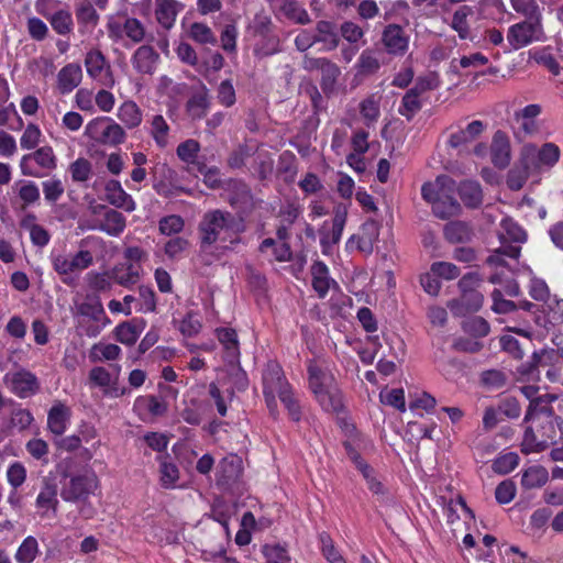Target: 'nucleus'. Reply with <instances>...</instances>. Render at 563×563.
Instances as JSON below:
<instances>
[{
  "label": "nucleus",
  "instance_id": "nucleus-1",
  "mask_svg": "<svg viewBox=\"0 0 563 563\" xmlns=\"http://www.w3.org/2000/svg\"><path fill=\"white\" fill-rule=\"evenodd\" d=\"M201 249L216 243L223 244L224 249H231L241 242V233L245 230L242 219L229 211L220 209L208 211L203 214L199 227Z\"/></svg>",
  "mask_w": 563,
  "mask_h": 563
},
{
  "label": "nucleus",
  "instance_id": "nucleus-2",
  "mask_svg": "<svg viewBox=\"0 0 563 563\" xmlns=\"http://www.w3.org/2000/svg\"><path fill=\"white\" fill-rule=\"evenodd\" d=\"M262 380L265 402L271 415L276 416L278 413L277 399H279L291 419L298 421L300 419V406L282 366L275 361H269L263 371Z\"/></svg>",
  "mask_w": 563,
  "mask_h": 563
},
{
  "label": "nucleus",
  "instance_id": "nucleus-3",
  "mask_svg": "<svg viewBox=\"0 0 563 563\" xmlns=\"http://www.w3.org/2000/svg\"><path fill=\"white\" fill-rule=\"evenodd\" d=\"M309 388L324 411L338 412L343 408V398L331 371L323 363L308 364Z\"/></svg>",
  "mask_w": 563,
  "mask_h": 563
},
{
  "label": "nucleus",
  "instance_id": "nucleus-4",
  "mask_svg": "<svg viewBox=\"0 0 563 563\" xmlns=\"http://www.w3.org/2000/svg\"><path fill=\"white\" fill-rule=\"evenodd\" d=\"M561 150L552 143L547 142L541 146L534 143H526L520 150V166L532 173V179L538 181L542 174L550 172L560 161Z\"/></svg>",
  "mask_w": 563,
  "mask_h": 563
},
{
  "label": "nucleus",
  "instance_id": "nucleus-5",
  "mask_svg": "<svg viewBox=\"0 0 563 563\" xmlns=\"http://www.w3.org/2000/svg\"><path fill=\"white\" fill-rule=\"evenodd\" d=\"M57 166V157L49 145H44L34 152L25 154L20 159L21 174L29 177L42 178Z\"/></svg>",
  "mask_w": 563,
  "mask_h": 563
},
{
  "label": "nucleus",
  "instance_id": "nucleus-6",
  "mask_svg": "<svg viewBox=\"0 0 563 563\" xmlns=\"http://www.w3.org/2000/svg\"><path fill=\"white\" fill-rule=\"evenodd\" d=\"M544 40L542 15L516 23L509 26L507 32V41L515 51L523 48L533 42H542Z\"/></svg>",
  "mask_w": 563,
  "mask_h": 563
},
{
  "label": "nucleus",
  "instance_id": "nucleus-7",
  "mask_svg": "<svg viewBox=\"0 0 563 563\" xmlns=\"http://www.w3.org/2000/svg\"><path fill=\"white\" fill-rule=\"evenodd\" d=\"M86 135L104 145H118L124 142L125 131L110 117H99L88 122Z\"/></svg>",
  "mask_w": 563,
  "mask_h": 563
},
{
  "label": "nucleus",
  "instance_id": "nucleus-8",
  "mask_svg": "<svg viewBox=\"0 0 563 563\" xmlns=\"http://www.w3.org/2000/svg\"><path fill=\"white\" fill-rule=\"evenodd\" d=\"M99 487V479L92 471H87L70 477L63 486L60 496L65 501H85Z\"/></svg>",
  "mask_w": 563,
  "mask_h": 563
},
{
  "label": "nucleus",
  "instance_id": "nucleus-9",
  "mask_svg": "<svg viewBox=\"0 0 563 563\" xmlns=\"http://www.w3.org/2000/svg\"><path fill=\"white\" fill-rule=\"evenodd\" d=\"M54 271L58 275H71L88 268L93 257L90 251L80 250L76 254H67L62 250H53L49 255Z\"/></svg>",
  "mask_w": 563,
  "mask_h": 563
},
{
  "label": "nucleus",
  "instance_id": "nucleus-10",
  "mask_svg": "<svg viewBox=\"0 0 563 563\" xmlns=\"http://www.w3.org/2000/svg\"><path fill=\"white\" fill-rule=\"evenodd\" d=\"M107 33L114 42H120L126 37L134 43H140L145 36V30L141 21L135 18L121 15L109 16L107 22Z\"/></svg>",
  "mask_w": 563,
  "mask_h": 563
},
{
  "label": "nucleus",
  "instance_id": "nucleus-11",
  "mask_svg": "<svg viewBox=\"0 0 563 563\" xmlns=\"http://www.w3.org/2000/svg\"><path fill=\"white\" fill-rule=\"evenodd\" d=\"M8 388L20 398H29L40 390L37 377L26 369L8 373L4 376Z\"/></svg>",
  "mask_w": 563,
  "mask_h": 563
},
{
  "label": "nucleus",
  "instance_id": "nucleus-12",
  "mask_svg": "<svg viewBox=\"0 0 563 563\" xmlns=\"http://www.w3.org/2000/svg\"><path fill=\"white\" fill-rule=\"evenodd\" d=\"M346 206L339 205L334 210L332 227L329 231H327V222L323 223L322 230L320 232V244L323 254L329 255L332 252V247L340 242L344 225L346 223Z\"/></svg>",
  "mask_w": 563,
  "mask_h": 563
},
{
  "label": "nucleus",
  "instance_id": "nucleus-13",
  "mask_svg": "<svg viewBox=\"0 0 563 563\" xmlns=\"http://www.w3.org/2000/svg\"><path fill=\"white\" fill-rule=\"evenodd\" d=\"M77 309L80 316L87 317L96 322L95 325L88 327L85 331L86 335L89 338L98 336L101 330L110 323L98 297L87 298V300L80 303Z\"/></svg>",
  "mask_w": 563,
  "mask_h": 563
},
{
  "label": "nucleus",
  "instance_id": "nucleus-14",
  "mask_svg": "<svg viewBox=\"0 0 563 563\" xmlns=\"http://www.w3.org/2000/svg\"><path fill=\"white\" fill-rule=\"evenodd\" d=\"M85 66L90 78L99 81L107 88L114 86V77L110 66L100 51L92 49L88 52L85 57Z\"/></svg>",
  "mask_w": 563,
  "mask_h": 563
},
{
  "label": "nucleus",
  "instance_id": "nucleus-15",
  "mask_svg": "<svg viewBox=\"0 0 563 563\" xmlns=\"http://www.w3.org/2000/svg\"><path fill=\"white\" fill-rule=\"evenodd\" d=\"M409 35L399 24L390 23L382 33V43L386 52L394 56H402L409 48Z\"/></svg>",
  "mask_w": 563,
  "mask_h": 563
},
{
  "label": "nucleus",
  "instance_id": "nucleus-16",
  "mask_svg": "<svg viewBox=\"0 0 563 563\" xmlns=\"http://www.w3.org/2000/svg\"><path fill=\"white\" fill-rule=\"evenodd\" d=\"M144 130L151 136L157 148L164 150L172 145V129L162 114H147Z\"/></svg>",
  "mask_w": 563,
  "mask_h": 563
},
{
  "label": "nucleus",
  "instance_id": "nucleus-17",
  "mask_svg": "<svg viewBox=\"0 0 563 563\" xmlns=\"http://www.w3.org/2000/svg\"><path fill=\"white\" fill-rule=\"evenodd\" d=\"M133 410L145 421L153 417L163 416L167 411V404L162 397L144 395L135 398Z\"/></svg>",
  "mask_w": 563,
  "mask_h": 563
},
{
  "label": "nucleus",
  "instance_id": "nucleus-18",
  "mask_svg": "<svg viewBox=\"0 0 563 563\" xmlns=\"http://www.w3.org/2000/svg\"><path fill=\"white\" fill-rule=\"evenodd\" d=\"M58 506L57 485L45 481L35 500V507L42 518L56 516Z\"/></svg>",
  "mask_w": 563,
  "mask_h": 563
},
{
  "label": "nucleus",
  "instance_id": "nucleus-19",
  "mask_svg": "<svg viewBox=\"0 0 563 563\" xmlns=\"http://www.w3.org/2000/svg\"><path fill=\"white\" fill-rule=\"evenodd\" d=\"M225 376L219 378L218 383L229 391V398H233L235 391H244L249 387L246 372L240 366L239 361L228 363L224 371Z\"/></svg>",
  "mask_w": 563,
  "mask_h": 563
},
{
  "label": "nucleus",
  "instance_id": "nucleus-20",
  "mask_svg": "<svg viewBox=\"0 0 563 563\" xmlns=\"http://www.w3.org/2000/svg\"><path fill=\"white\" fill-rule=\"evenodd\" d=\"M125 227V217L121 212L111 209L104 210L103 218L96 219L93 224H91L89 229L104 232L110 236H119L123 233Z\"/></svg>",
  "mask_w": 563,
  "mask_h": 563
},
{
  "label": "nucleus",
  "instance_id": "nucleus-21",
  "mask_svg": "<svg viewBox=\"0 0 563 563\" xmlns=\"http://www.w3.org/2000/svg\"><path fill=\"white\" fill-rule=\"evenodd\" d=\"M158 62V53L150 45L137 47L131 57L133 68L142 75H153Z\"/></svg>",
  "mask_w": 563,
  "mask_h": 563
},
{
  "label": "nucleus",
  "instance_id": "nucleus-22",
  "mask_svg": "<svg viewBox=\"0 0 563 563\" xmlns=\"http://www.w3.org/2000/svg\"><path fill=\"white\" fill-rule=\"evenodd\" d=\"M81 80V66L78 63H69L59 69L57 74L56 88L59 93L68 95L80 85Z\"/></svg>",
  "mask_w": 563,
  "mask_h": 563
},
{
  "label": "nucleus",
  "instance_id": "nucleus-23",
  "mask_svg": "<svg viewBox=\"0 0 563 563\" xmlns=\"http://www.w3.org/2000/svg\"><path fill=\"white\" fill-rule=\"evenodd\" d=\"M492 163L497 168H506L511 161V146L508 135L503 131H496L490 147Z\"/></svg>",
  "mask_w": 563,
  "mask_h": 563
},
{
  "label": "nucleus",
  "instance_id": "nucleus-24",
  "mask_svg": "<svg viewBox=\"0 0 563 563\" xmlns=\"http://www.w3.org/2000/svg\"><path fill=\"white\" fill-rule=\"evenodd\" d=\"M310 273L312 288L320 298H324L330 289L338 286L336 282L330 276L328 266L321 261H316L312 264Z\"/></svg>",
  "mask_w": 563,
  "mask_h": 563
},
{
  "label": "nucleus",
  "instance_id": "nucleus-25",
  "mask_svg": "<svg viewBox=\"0 0 563 563\" xmlns=\"http://www.w3.org/2000/svg\"><path fill=\"white\" fill-rule=\"evenodd\" d=\"M104 190L108 202L115 208L123 209L126 212H132L136 209V203L132 196L122 188L119 180H109L106 184Z\"/></svg>",
  "mask_w": 563,
  "mask_h": 563
},
{
  "label": "nucleus",
  "instance_id": "nucleus-26",
  "mask_svg": "<svg viewBox=\"0 0 563 563\" xmlns=\"http://www.w3.org/2000/svg\"><path fill=\"white\" fill-rule=\"evenodd\" d=\"M487 128V124L481 120L470 122L465 128L452 132L449 137V145L452 147H462L474 142Z\"/></svg>",
  "mask_w": 563,
  "mask_h": 563
},
{
  "label": "nucleus",
  "instance_id": "nucleus-27",
  "mask_svg": "<svg viewBox=\"0 0 563 563\" xmlns=\"http://www.w3.org/2000/svg\"><path fill=\"white\" fill-rule=\"evenodd\" d=\"M483 295L478 290H475L462 294L459 299L451 300L448 307L453 314L465 316L466 313L479 310L483 305Z\"/></svg>",
  "mask_w": 563,
  "mask_h": 563
},
{
  "label": "nucleus",
  "instance_id": "nucleus-28",
  "mask_svg": "<svg viewBox=\"0 0 563 563\" xmlns=\"http://www.w3.org/2000/svg\"><path fill=\"white\" fill-rule=\"evenodd\" d=\"M345 450L349 459L355 464L357 470L362 473L363 477L367 482L368 488L374 494L383 493V485L376 478L374 471L362 460L360 454L352 448L350 443H345Z\"/></svg>",
  "mask_w": 563,
  "mask_h": 563
},
{
  "label": "nucleus",
  "instance_id": "nucleus-29",
  "mask_svg": "<svg viewBox=\"0 0 563 563\" xmlns=\"http://www.w3.org/2000/svg\"><path fill=\"white\" fill-rule=\"evenodd\" d=\"M363 233L352 235L346 242V249L349 251H361L371 253L373 251L374 242L378 235L374 223L365 224L362 228Z\"/></svg>",
  "mask_w": 563,
  "mask_h": 563
},
{
  "label": "nucleus",
  "instance_id": "nucleus-30",
  "mask_svg": "<svg viewBox=\"0 0 563 563\" xmlns=\"http://www.w3.org/2000/svg\"><path fill=\"white\" fill-rule=\"evenodd\" d=\"M453 181L448 176H439L432 183H426L421 188L422 198L432 206L452 189Z\"/></svg>",
  "mask_w": 563,
  "mask_h": 563
},
{
  "label": "nucleus",
  "instance_id": "nucleus-31",
  "mask_svg": "<svg viewBox=\"0 0 563 563\" xmlns=\"http://www.w3.org/2000/svg\"><path fill=\"white\" fill-rule=\"evenodd\" d=\"M76 18L80 32H92L99 22V14L89 0H80L76 4Z\"/></svg>",
  "mask_w": 563,
  "mask_h": 563
},
{
  "label": "nucleus",
  "instance_id": "nucleus-32",
  "mask_svg": "<svg viewBox=\"0 0 563 563\" xmlns=\"http://www.w3.org/2000/svg\"><path fill=\"white\" fill-rule=\"evenodd\" d=\"M89 383L92 386L102 388L104 395L111 397H119L122 395V391H120L118 387L113 386L110 372L102 366H96L90 369Z\"/></svg>",
  "mask_w": 563,
  "mask_h": 563
},
{
  "label": "nucleus",
  "instance_id": "nucleus-33",
  "mask_svg": "<svg viewBox=\"0 0 563 563\" xmlns=\"http://www.w3.org/2000/svg\"><path fill=\"white\" fill-rule=\"evenodd\" d=\"M70 411L65 405H54L47 416L48 429L56 435L63 434L69 424Z\"/></svg>",
  "mask_w": 563,
  "mask_h": 563
},
{
  "label": "nucleus",
  "instance_id": "nucleus-34",
  "mask_svg": "<svg viewBox=\"0 0 563 563\" xmlns=\"http://www.w3.org/2000/svg\"><path fill=\"white\" fill-rule=\"evenodd\" d=\"M155 15L158 23L165 29L174 25L181 7L176 0H155Z\"/></svg>",
  "mask_w": 563,
  "mask_h": 563
},
{
  "label": "nucleus",
  "instance_id": "nucleus-35",
  "mask_svg": "<svg viewBox=\"0 0 563 563\" xmlns=\"http://www.w3.org/2000/svg\"><path fill=\"white\" fill-rule=\"evenodd\" d=\"M217 338L224 349V358L228 363H235L240 358L239 342L236 332L233 329L220 328L217 330Z\"/></svg>",
  "mask_w": 563,
  "mask_h": 563
},
{
  "label": "nucleus",
  "instance_id": "nucleus-36",
  "mask_svg": "<svg viewBox=\"0 0 563 563\" xmlns=\"http://www.w3.org/2000/svg\"><path fill=\"white\" fill-rule=\"evenodd\" d=\"M498 236L503 245H507L509 242L525 243L527 241V232L511 218L501 220Z\"/></svg>",
  "mask_w": 563,
  "mask_h": 563
},
{
  "label": "nucleus",
  "instance_id": "nucleus-37",
  "mask_svg": "<svg viewBox=\"0 0 563 563\" xmlns=\"http://www.w3.org/2000/svg\"><path fill=\"white\" fill-rule=\"evenodd\" d=\"M474 10L471 5H461L452 14L450 27L455 31L461 40L470 37L471 27L468 18L472 16Z\"/></svg>",
  "mask_w": 563,
  "mask_h": 563
},
{
  "label": "nucleus",
  "instance_id": "nucleus-38",
  "mask_svg": "<svg viewBox=\"0 0 563 563\" xmlns=\"http://www.w3.org/2000/svg\"><path fill=\"white\" fill-rule=\"evenodd\" d=\"M117 117L128 129L139 128L143 121L142 110L132 100L124 101L119 106Z\"/></svg>",
  "mask_w": 563,
  "mask_h": 563
},
{
  "label": "nucleus",
  "instance_id": "nucleus-39",
  "mask_svg": "<svg viewBox=\"0 0 563 563\" xmlns=\"http://www.w3.org/2000/svg\"><path fill=\"white\" fill-rule=\"evenodd\" d=\"M316 43H321L323 51H332L339 44V36L332 23L328 21H320L316 26Z\"/></svg>",
  "mask_w": 563,
  "mask_h": 563
},
{
  "label": "nucleus",
  "instance_id": "nucleus-40",
  "mask_svg": "<svg viewBox=\"0 0 563 563\" xmlns=\"http://www.w3.org/2000/svg\"><path fill=\"white\" fill-rule=\"evenodd\" d=\"M459 194L464 205L470 208H476L483 202V191L477 181H462L459 186Z\"/></svg>",
  "mask_w": 563,
  "mask_h": 563
},
{
  "label": "nucleus",
  "instance_id": "nucleus-41",
  "mask_svg": "<svg viewBox=\"0 0 563 563\" xmlns=\"http://www.w3.org/2000/svg\"><path fill=\"white\" fill-rule=\"evenodd\" d=\"M122 350L113 343L99 342L91 346L89 357L91 362L115 361L120 357Z\"/></svg>",
  "mask_w": 563,
  "mask_h": 563
},
{
  "label": "nucleus",
  "instance_id": "nucleus-42",
  "mask_svg": "<svg viewBox=\"0 0 563 563\" xmlns=\"http://www.w3.org/2000/svg\"><path fill=\"white\" fill-rule=\"evenodd\" d=\"M141 266L134 263L117 265L113 269V277L121 286L133 285L139 280Z\"/></svg>",
  "mask_w": 563,
  "mask_h": 563
},
{
  "label": "nucleus",
  "instance_id": "nucleus-43",
  "mask_svg": "<svg viewBox=\"0 0 563 563\" xmlns=\"http://www.w3.org/2000/svg\"><path fill=\"white\" fill-rule=\"evenodd\" d=\"M549 478L548 471L541 465H533L523 471L521 485L525 488L532 489L543 486Z\"/></svg>",
  "mask_w": 563,
  "mask_h": 563
},
{
  "label": "nucleus",
  "instance_id": "nucleus-44",
  "mask_svg": "<svg viewBox=\"0 0 563 563\" xmlns=\"http://www.w3.org/2000/svg\"><path fill=\"white\" fill-rule=\"evenodd\" d=\"M179 479V470L176 464L169 462L166 457H159V483L165 489L177 487Z\"/></svg>",
  "mask_w": 563,
  "mask_h": 563
},
{
  "label": "nucleus",
  "instance_id": "nucleus-45",
  "mask_svg": "<svg viewBox=\"0 0 563 563\" xmlns=\"http://www.w3.org/2000/svg\"><path fill=\"white\" fill-rule=\"evenodd\" d=\"M421 108L422 95L410 88L402 97L398 112L408 120H411Z\"/></svg>",
  "mask_w": 563,
  "mask_h": 563
},
{
  "label": "nucleus",
  "instance_id": "nucleus-46",
  "mask_svg": "<svg viewBox=\"0 0 563 563\" xmlns=\"http://www.w3.org/2000/svg\"><path fill=\"white\" fill-rule=\"evenodd\" d=\"M21 225L30 232V239L35 246L43 247L48 244L51 236L46 229L35 223L34 216L23 219Z\"/></svg>",
  "mask_w": 563,
  "mask_h": 563
},
{
  "label": "nucleus",
  "instance_id": "nucleus-47",
  "mask_svg": "<svg viewBox=\"0 0 563 563\" xmlns=\"http://www.w3.org/2000/svg\"><path fill=\"white\" fill-rule=\"evenodd\" d=\"M40 553L37 540L29 536L19 545L14 559L18 563H32L35 561Z\"/></svg>",
  "mask_w": 563,
  "mask_h": 563
},
{
  "label": "nucleus",
  "instance_id": "nucleus-48",
  "mask_svg": "<svg viewBox=\"0 0 563 563\" xmlns=\"http://www.w3.org/2000/svg\"><path fill=\"white\" fill-rule=\"evenodd\" d=\"M141 332L142 328L135 322H122L113 330L115 339L128 346L133 345L137 341Z\"/></svg>",
  "mask_w": 563,
  "mask_h": 563
},
{
  "label": "nucleus",
  "instance_id": "nucleus-49",
  "mask_svg": "<svg viewBox=\"0 0 563 563\" xmlns=\"http://www.w3.org/2000/svg\"><path fill=\"white\" fill-rule=\"evenodd\" d=\"M433 213L441 219H448L459 214L460 203L449 195V191L442 196V199L432 206Z\"/></svg>",
  "mask_w": 563,
  "mask_h": 563
},
{
  "label": "nucleus",
  "instance_id": "nucleus-50",
  "mask_svg": "<svg viewBox=\"0 0 563 563\" xmlns=\"http://www.w3.org/2000/svg\"><path fill=\"white\" fill-rule=\"evenodd\" d=\"M47 20L49 21L53 30L60 35L69 34L73 31V16L68 10H57L52 13Z\"/></svg>",
  "mask_w": 563,
  "mask_h": 563
},
{
  "label": "nucleus",
  "instance_id": "nucleus-51",
  "mask_svg": "<svg viewBox=\"0 0 563 563\" xmlns=\"http://www.w3.org/2000/svg\"><path fill=\"white\" fill-rule=\"evenodd\" d=\"M444 236L451 243L465 242L471 236V230L468 225L461 221H452L444 227Z\"/></svg>",
  "mask_w": 563,
  "mask_h": 563
},
{
  "label": "nucleus",
  "instance_id": "nucleus-52",
  "mask_svg": "<svg viewBox=\"0 0 563 563\" xmlns=\"http://www.w3.org/2000/svg\"><path fill=\"white\" fill-rule=\"evenodd\" d=\"M319 542L321 553L329 563H346L345 559L334 545L332 538L328 533H320Z\"/></svg>",
  "mask_w": 563,
  "mask_h": 563
},
{
  "label": "nucleus",
  "instance_id": "nucleus-53",
  "mask_svg": "<svg viewBox=\"0 0 563 563\" xmlns=\"http://www.w3.org/2000/svg\"><path fill=\"white\" fill-rule=\"evenodd\" d=\"M360 112L367 124L376 122L380 114L379 98L375 95H371L362 100L360 103Z\"/></svg>",
  "mask_w": 563,
  "mask_h": 563
},
{
  "label": "nucleus",
  "instance_id": "nucleus-54",
  "mask_svg": "<svg viewBox=\"0 0 563 563\" xmlns=\"http://www.w3.org/2000/svg\"><path fill=\"white\" fill-rule=\"evenodd\" d=\"M519 464V456L515 452H507L497 456L493 462V470L497 474H508Z\"/></svg>",
  "mask_w": 563,
  "mask_h": 563
},
{
  "label": "nucleus",
  "instance_id": "nucleus-55",
  "mask_svg": "<svg viewBox=\"0 0 563 563\" xmlns=\"http://www.w3.org/2000/svg\"><path fill=\"white\" fill-rule=\"evenodd\" d=\"M26 475H27V472H26L25 466L19 461L12 462L8 466V470L5 473L8 484L13 488V490H16L25 483Z\"/></svg>",
  "mask_w": 563,
  "mask_h": 563
},
{
  "label": "nucleus",
  "instance_id": "nucleus-56",
  "mask_svg": "<svg viewBox=\"0 0 563 563\" xmlns=\"http://www.w3.org/2000/svg\"><path fill=\"white\" fill-rule=\"evenodd\" d=\"M360 74L369 75L376 73L379 67V60L372 49H364L356 63Z\"/></svg>",
  "mask_w": 563,
  "mask_h": 563
},
{
  "label": "nucleus",
  "instance_id": "nucleus-57",
  "mask_svg": "<svg viewBox=\"0 0 563 563\" xmlns=\"http://www.w3.org/2000/svg\"><path fill=\"white\" fill-rule=\"evenodd\" d=\"M44 198L49 203H55L64 195L65 187L59 178L52 177L42 183Z\"/></svg>",
  "mask_w": 563,
  "mask_h": 563
},
{
  "label": "nucleus",
  "instance_id": "nucleus-58",
  "mask_svg": "<svg viewBox=\"0 0 563 563\" xmlns=\"http://www.w3.org/2000/svg\"><path fill=\"white\" fill-rule=\"evenodd\" d=\"M189 35L195 42H197L199 44L214 45L217 43V38H216L213 32L205 23H200V22L192 23L190 26V30H189Z\"/></svg>",
  "mask_w": 563,
  "mask_h": 563
},
{
  "label": "nucleus",
  "instance_id": "nucleus-59",
  "mask_svg": "<svg viewBox=\"0 0 563 563\" xmlns=\"http://www.w3.org/2000/svg\"><path fill=\"white\" fill-rule=\"evenodd\" d=\"M379 398L383 404L394 407L400 412L406 411L405 391L402 388L384 390L380 393Z\"/></svg>",
  "mask_w": 563,
  "mask_h": 563
},
{
  "label": "nucleus",
  "instance_id": "nucleus-60",
  "mask_svg": "<svg viewBox=\"0 0 563 563\" xmlns=\"http://www.w3.org/2000/svg\"><path fill=\"white\" fill-rule=\"evenodd\" d=\"M320 71L322 75L321 86L323 91H333L336 79L341 75L340 68L334 63L328 59Z\"/></svg>",
  "mask_w": 563,
  "mask_h": 563
},
{
  "label": "nucleus",
  "instance_id": "nucleus-61",
  "mask_svg": "<svg viewBox=\"0 0 563 563\" xmlns=\"http://www.w3.org/2000/svg\"><path fill=\"white\" fill-rule=\"evenodd\" d=\"M529 178H532V173L520 166L519 159L518 165L508 173L507 185L511 190H519Z\"/></svg>",
  "mask_w": 563,
  "mask_h": 563
},
{
  "label": "nucleus",
  "instance_id": "nucleus-62",
  "mask_svg": "<svg viewBox=\"0 0 563 563\" xmlns=\"http://www.w3.org/2000/svg\"><path fill=\"white\" fill-rule=\"evenodd\" d=\"M41 137V129L34 123H29L20 137V146L23 150H33L40 144Z\"/></svg>",
  "mask_w": 563,
  "mask_h": 563
},
{
  "label": "nucleus",
  "instance_id": "nucleus-63",
  "mask_svg": "<svg viewBox=\"0 0 563 563\" xmlns=\"http://www.w3.org/2000/svg\"><path fill=\"white\" fill-rule=\"evenodd\" d=\"M199 151L200 144L194 139L181 142L176 150L179 159L187 164H192L196 161Z\"/></svg>",
  "mask_w": 563,
  "mask_h": 563
},
{
  "label": "nucleus",
  "instance_id": "nucleus-64",
  "mask_svg": "<svg viewBox=\"0 0 563 563\" xmlns=\"http://www.w3.org/2000/svg\"><path fill=\"white\" fill-rule=\"evenodd\" d=\"M242 461L238 455H229L221 460L219 470L225 481L235 478L241 471Z\"/></svg>",
  "mask_w": 563,
  "mask_h": 563
}]
</instances>
